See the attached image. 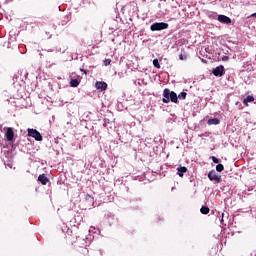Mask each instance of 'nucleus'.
Returning a JSON list of instances; mask_svg holds the SVG:
<instances>
[{
	"label": "nucleus",
	"instance_id": "nucleus-1",
	"mask_svg": "<svg viewBox=\"0 0 256 256\" xmlns=\"http://www.w3.org/2000/svg\"><path fill=\"white\" fill-rule=\"evenodd\" d=\"M163 103H169L170 101L172 103H178V96L177 93L174 91L169 90V88H165L163 91Z\"/></svg>",
	"mask_w": 256,
	"mask_h": 256
},
{
	"label": "nucleus",
	"instance_id": "nucleus-2",
	"mask_svg": "<svg viewBox=\"0 0 256 256\" xmlns=\"http://www.w3.org/2000/svg\"><path fill=\"white\" fill-rule=\"evenodd\" d=\"M169 29V24L165 22H155L150 26V31H163Z\"/></svg>",
	"mask_w": 256,
	"mask_h": 256
},
{
	"label": "nucleus",
	"instance_id": "nucleus-3",
	"mask_svg": "<svg viewBox=\"0 0 256 256\" xmlns=\"http://www.w3.org/2000/svg\"><path fill=\"white\" fill-rule=\"evenodd\" d=\"M27 133H28V137H33L35 141H43V136L36 129L28 128Z\"/></svg>",
	"mask_w": 256,
	"mask_h": 256
},
{
	"label": "nucleus",
	"instance_id": "nucleus-4",
	"mask_svg": "<svg viewBox=\"0 0 256 256\" xmlns=\"http://www.w3.org/2000/svg\"><path fill=\"white\" fill-rule=\"evenodd\" d=\"M208 179H210V181H215V183H219L221 181V175L217 174L215 170H211L208 173Z\"/></svg>",
	"mask_w": 256,
	"mask_h": 256
},
{
	"label": "nucleus",
	"instance_id": "nucleus-5",
	"mask_svg": "<svg viewBox=\"0 0 256 256\" xmlns=\"http://www.w3.org/2000/svg\"><path fill=\"white\" fill-rule=\"evenodd\" d=\"M212 73L215 77H223L225 75V68L223 65H220L212 70Z\"/></svg>",
	"mask_w": 256,
	"mask_h": 256
},
{
	"label": "nucleus",
	"instance_id": "nucleus-6",
	"mask_svg": "<svg viewBox=\"0 0 256 256\" xmlns=\"http://www.w3.org/2000/svg\"><path fill=\"white\" fill-rule=\"evenodd\" d=\"M218 21L220 23H224V25H229L231 23V18H229L226 15H219L218 16Z\"/></svg>",
	"mask_w": 256,
	"mask_h": 256
},
{
	"label": "nucleus",
	"instance_id": "nucleus-7",
	"mask_svg": "<svg viewBox=\"0 0 256 256\" xmlns=\"http://www.w3.org/2000/svg\"><path fill=\"white\" fill-rule=\"evenodd\" d=\"M95 87L98 91H107V84L105 82H96Z\"/></svg>",
	"mask_w": 256,
	"mask_h": 256
},
{
	"label": "nucleus",
	"instance_id": "nucleus-8",
	"mask_svg": "<svg viewBox=\"0 0 256 256\" xmlns=\"http://www.w3.org/2000/svg\"><path fill=\"white\" fill-rule=\"evenodd\" d=\"M6 139L7 141H13V137H15V133L13 132V128H7L6 131Z\"/></svg>",
	"mask_w": 256,
	"mask_h": 256
},
{
	"label": "nucleus",
	"instance_id": "nucleus-9",
	"mask_svg": "<svg viewBox=\"0 0 256 256\" xmlns=\"http://www.w3.org/2000/svg\"><path fill=\"white\" fill-rule=\"evenodd\" d=\"M38 181H40L43 185H46L47 183H49V178H47L45 174H40L38 176Z\"/></svg>",
	"mask_w": 256,
	"mask_h": 256
},
{
	"label": "nucleus",
	"instance_id": "nucleus-10",
	"mask_svg": "<svg viewBox=\"0 0 256 256\" xmlns=\"http://www.w3.org/2000/svg\"><path fill=\"white\" fill-rule=\"evenodd\" d=\"M184 173H187V167L180 166L177 168V175H179V177H183Z\"/></svg>",
	"mask_w": 256,
	"mask_h": 256
},
{
	"label": "nucleus",
	"instance_id": "nucleus-11",
	"mask_svg": "<svg viewBox=\"0 0 256 256\" xmlns=\"http://www.w3.org/2000/svg\"><path fill=\"white\" fill-rule=\"evenodd\" d=\"M253 101H255V97L253 96H247L244 100H243V104L244 105H249V103H253Z\"/></svg>",
	"mask_w": 256,
	"mask_h": 256
},
{
	"label": "nucleus",
	"instance_id": "nucleus-12",
	"mask_svg": "<svg viewBox=\"0 0 256 256\" xmlns=\"http://www.w3.org/2000/svg\"><path fill=\"white\" fill-rule=\"evenodd\" d=\"M220 121L217 118H212L208 120V125H219Z\"/></svg>",
	"mask_w": 256,
	"mask_h": 256
},
{
	"label": "nucleus",
	"instance_id": "nucleus-13",
	"mask_svg": "<svg viewBox=\"0 0 256 256\" xmlns=\"http://www.w3.org/2000/svg\"><path fill=\"white\" fill-rule=\"evenodd\" d=\"M209 211H210L209 207L207 206H202L200 209V212L202 213V215H208Z\"/></svg>",
	"mask_w": 256,
	"mask_h": 256
},
{
	"label": "nucleus",
	"instance_id": "nucleus-14",
	"mask_svg": "<svg viewBox=\"0 0 256 256\" xmlns=\"http://www.w3.org/2000/svg\"><path fill=\"white\" fill-rule=\"evenodd\" d=\"M70 87H79V80L78 79H72L70 81Z\"/></svg>",
	"mask_w": 256,
	"mask_h": 256
},
{
	"label": "nucleus",
	"instance_id": "nucleus-15",
	"mask_svg": "<svg viewBox=\"0 0 256 256\" xmlns=\"http://www.w3.org/2000/svg\"><path fill=\"white\" fill-rule=\"evenodd\" d=\"M178 99L180 100H185L187 99V93L186 92H181L179 95H178Z\"/></svg>",
	"mask_w": 256,
	"mask_h": 256
},
{
	"label": "nucleus",
	"instance_id": "nucleus-16",
	"mask_svg": "<svg viewBox=\"0 0 256 256\" xmlns=\"http://www.w3.org/2000/svg\"><path fill=\"white\" fill-rule=\"evenodd\" d=\"M153 65H154V67H156V69H161V65L159 64V60L154 59L153 60Z\"/></svg>",
	"mask_w": 256,
	"mask_h": 256
},
{
	"label": "nucleus",
	"instance_id": "nucleus-17",
	"mask_svg": "<svg viewBox=\"0 0 256 256\" xmlns=\"http://www.w3.org/2000/svg\"><path fill=\"white\" fill-rule=\"evenodd\" d=\"M223 169H225V167L223 166V164H218L216 166V171H218V173H221V171H223Z\"/></svg>",
	"mask_w": 256,
	"mask_h": 256
},
{
	"label": "nucleus",
	"instance_id": "nucleus-18",
	"mask_svg": "<svg viewBox=\"0 0 256 256\" xmlns=\"http://www.w3.org/2000/svg\"><path fill=\"white\" fill-rule=\"evenodd\" d=\"M179 60L180 61H187V54L183 53L179 55Z\"/></svg>",
	"mask_w": 256,
	"mask_h": 256
},
{
	"label": "nucleus",
	"instance_id": "nucleus-19",
	"mask_svg": "<svg viewBox=\"0 0 256 256\" xmlns=\"http://www.w3.org/2000/svg\"><path fill=\"white\" fill-rule=\"evenodd\" d=\"M104 65H105V67L111 65V59H105L104 60Z\"/></svg>",
	"mask_w": 256,
	"mask_h": 256
},
{
	"label": "nucleus",
	"instance_id": "nucleus-20",
	"mask_svg": "<svg viewBox=\"0 0 256 256\" xmlns=\"http://www.w3.org/2000/svg\"><path fill=\"white\" fill-rule=\"evenodd\" d=\"M213 163H219V159L215 156H212Z\"/></svg>",
	"mask_w": 256,
	"mask_h": 256
},
{
	"label": "nucleus",
	"instance_id": "nucleus-21",
	"mask_svg": "<svg viewBox=\"0 0 256 256\" xmlns=\"http://www.w3.org/2000/svg\"><path fill=\"white\" fill-rule=\"evenodd\" d=\"M251 17H256V12L251 15Z\"/></svg>",
	"mask_w": 256,
	"mask_h": 256
},
{
	"label": "nucleus",
	"instance_id": "nucleus-22",
	"mask_svg": "<svg viewBox=\"0 0 256 256\" xmlns=\"http://www.w3.org/2000/svg\"><path fill=\"white\" fill-rule=\"evenodd\" d=\"M81 71H83V72L87 75V71H85V70H83V69H81Z\"/></svg>",
	"mask_w": 256,
	"mask_h": 256
},
{
	"label": "nucleus",
	"instance_id": "nucleus-23",
	"mask_svg": "<svg viewBox=\"0 0 256 256\" xmlns=\"http://www.w3.org/2000/svg\"><path fill=\"white\" fill-rule=\"evenodd\" d=\"M91 229H95V227H93V226H92V227H90V230H89V231H91Z\"/></svg>",
	"mask_w": 256,
	"mask_h": 256
},
{
	"label": "nucleus",
	"instance_id": "nucleus-24",
	"mask_svg": "<svg viewBox=\"0 0 256 256\" xmlns=\"http://www.w3.org/2000/svg\"><path fill=\"white\" fill-rule=\"evenodd\" d=\"M225 59H227V56H225V57L223 58L224 61H225Z\"/></svg>",
	"mask_w": 256,
	"mask_h": 256
},
{
	"label": "nucleus",
	"instance_id": "nucleus-25",
	"mask_svg": "<svg viewBox=\"0 0 256 256\" xmlns=\"http://www.w3.org/2000/svg\"><path fill=\"white\" fill-rule=\"evenodd\" d=\"M225 214L224 213H222V217L224 216Z\"/></svg>",
	"mask_w": 256,
	"mask_h": 256
},
{
	"label": "nucleus",
	"instance_id": "nucleus-26",
	"mask_svg": "<svg viewBox=\"0 0 256 256\" xmlns=\"http://www.w3.org/2000/svg\"><path fill=\"white\" fill-rule=\"evenodd\" d=\"M221 221L223 222V218L221 219Z\"/></svg>",
	"mask_w": 256,
	"mask_h": 256
}]
</instances>
